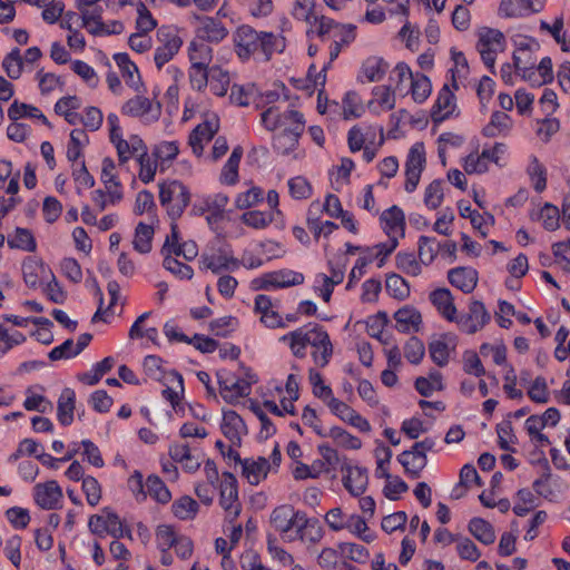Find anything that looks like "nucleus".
Returning a JSON list of instances; mask_svg holds the SVG:
<instances>
[{
    "label": "nucleus",
    "instance_id": "obj_1",
    "mask_svg": "<svg viewBox=\"0 0 570 570\" xmlns=\"http://www.w3.org/2000/svg\"><path fill=\"white\" fill-rule=\"evenodd\" d=\"M271 525L286 542L315 543L323 538V529L316 519L308 518L305 512L288 504L273 510Z\"/></svg>",
    "mask_w": 570,
    "mask_h": 570
},
{
    "label": "nucleus",
    "instance_id": "obj_2",
    "mask_svg": "<svg viewBox=\"0 0 570 570\" xmlns=\"http://www.w3.org/2000/svg\"><path fill=\"white\" fill-rule=\"evenodd\" d=\"M301 376L295 370L285 379L272 377L257 389V400L265 410L276 416L284 417L296 414V402L299 399Z\"/></svg>",
    "mask_w": 570,
    "mask_h": 570
},
{
    "label": "nucleus",
    "instance_id": "obj_3",
    "mask_svg": "<svg viewBox=\"0 0 570 570\" xmlns=\"http://www.w3.org/2000/svg\"><path fill=\"white\" fill-rule=\"evenodd\" d=\"M308 380L314 396L321 400L334 416L361 433H370L372 431L370 421L346 402L336 397L320 372L309 370Z\"/></svg>",
    "mask_w": 570,
    "mask_h": 570
},
{
    "label": "nucleus",
    "instance_id": "obj_4",
    "mask_svg": "<svg viewBox=\"0 0 570 570\" xmlns=\"http://www.w3.org/2000/svg\"><path fill=\"white\" fill-rule=\"evenodd\" d=\"M106 127L109 141L115 148L120 164L138 158L147 150V146L139 135L130 134L125 136L120 119L115 112L108 114Z\"/></svg>",
    "mask_w": 570,
    "mask_h": 570
},
{
    "label": "nucleus",
    "instance_id": "obj_5",
    "mask_svg": "<svg viewBox=\"0 0 570 570\" xmlns=\"http://www.w3.org/2000/svg\"><path fill=\"white\" fill-rule=\"evenodd\" d=\"M258 382V375L249 367H244L239 374H218L219 394L229 404H237L242 399L248 396L253 385Z\"/></svg>",
    "mask_w": 570,
    "mask_h": 570
},
{
    "label": "nucleus",
    "instance_id": "obj_6",
    "mask_svg": "<svg viewBox=\"0 0 570 570\" xmlns=\"http://www.w3.org/2000/svg\"><path fill=\"white\" fill-rule=\"evenodd\" d=\"M282 454L277 445L268 458L252 456L238 461L242 476L252 485L264 481L269 473L276 472L281 465Z\"/></svg>",
    "mask_w": 570,
    "mask_h": 570
},
{
    "label": "nucleus",
    "instance_id": "obj_7",
    "mask_svg": "<svg viewBox=\"0 0 570 570\" xmlns=\"http://www.w3.org/2000/svg\"><path fill=\"white\" fill-rule=\"evenodd\" d=\"M475 47L484 65L494 73L497 58L507 48L504 33L497 28L480 27L476 30Z\"/></svg>",
    "mask_w": 570,
    "mask_h": 570
},
{
    "label": "nucleus",
    "instance_id": "obj_8",
    "mask_svg": "<svg viewBox=\"0 0 570 570\" xmlns=\"http://www.w3.org/2000/svg\"><path fill=\"white\" fill-rule=\"evenodd\" d=\"M305 128V119L302 114H292L289 116V127L284 132H278L274 137V148L284 156H291L293 159L304 157V150L298 148L299 137Z\"/></svg>",
    "mask_w": 570,
    "mask_h": 570
},
{
    "label": "nucleus",
    "instance_id": "obj_9",
    "mask_svg": "<svg viewBox=\"0 0 570 570\" xmlns=\"http://www.w3.org/2000/svg\"><path fill=\"white\" fill-rule=\"evenodd\" d=\"M304 281L303 273L284 268L258 275L250 281L249 286L254 291H277L301 285Z\"/></svg>",
    "mask_w": 570,
    "mask_h": 570
},
{
    "label": "nucleus",
    "instance_id": "obj_10",
    "mask_svg": "<svg viewBox=\"0 0 570 570\" xmlns=\"http://www.w3.org/2000/svg\"><path fill=\"white\" fill-rule=\"evenodd\" d=\"M173 387L174 389H169L168 397L166 399L171 407L170 415L173 414L183 419L190 416L203 422L210 419V413L204 405L199 403H186L184 401V383H179L178 380H176Z\"/></svg>",
    "mask_w": 570,
    "mask_h": 570
},
{
    "label": "nucleus",
    "instance_id": "obj_11",
    "mask_svg": "<svg viewBox=\"0 0 570 570\" xmlns=\"http://www.w3.org/2000/svg\"><path fill=\"white\" fill-rule=\"evenodd\" d=\"M513 62L520 73L538 61L539 41L528 35L515 32L511 36Z\"/></svg>",
    "mask_w": 570,
    "mask_h": 570
},
{
    "label": "nucleus",
    "instance_id": "obj_12",
    "mask_svg": "<svg viewBox=\"0 0 570 570\" xmlns=\"http://www.w3.org/2000/svg\"><path fill=\"white\" fill-rule=\"evenodd\" d=\"M254 313L259 322L267 328H283L295 321L293 315L283 316L278 303L269 296L259 294L254 299Z\"/></svg>",
    "mask_w": 570,
    "mask_h": 570
},
{
    "label": "nucleus",
    "instance_id": "obj_13",
    "mask_svg": "<svg viewBox=\"0 0 570 570\" xmlns=\"http://www.w3.org/2000/svg\"><path fill=\"white\" fill-rule=\"evenodd\" d=\"M306 32L309 38L318 36L323 39L327 38L332 40L340 37L343 43H350L354 38L353 28L351 26L340 24L328 17H318L317 14L312 22L308 23Z\"/></svg>",
    "mask_w": 570,
    "mask_h": 570
},
{
    "label": "nucleus",
    "instance_id": "obj_14",
    "mask_svg": "<svg viewBox=\"0 0 570 570\" xmlns=\"http://www.w3.org/2000/svg\"><path fill=\"white\" fill-rule=\"evenodd\" d=\"M159 199L170 215L179 216L189 204L190 196L180 181L170 180L159 185Z\"/></svg>",
    "mask_w": 570,
    "mask_h": 570
},
{
    "label": "nucleus",
    "instance_id": "obj_15",
    "mask_svg": "<svg viewBox=\"0 0 570 570\" xmlns=\"http://www.w3.org/2000/svg\"><path fill=\"white\" fill-rule=\"evenodd\" d=\"M426 166V151L422 141L413 144L407 153L405 161L404 189L413 193L420 183L423 170Z\"/></svg>",
    "mask_w": 570,
    "mask_h": 570
},
{
    "label": "nucleus",
    "instance_id": "obj_16",
    "mask_svg": "<svg viewBox=\"0 0 570 570\" xmlns=\"http://www.w3.org/2000/svg\"><path fill=\"white\" fill-rule=\"evenodd\" d=\"M330 274L317 273L314 276L312 289L323 302L330 303L335 286L340 285L345 277V266L327 262Z\"/></svg>",
    "mask_w": 570,
    "mask_h": 570
},
{
    "label": "nucleus",
    "instance_id": "obj_17",
    "mask_svg": "<svg viewBox=\"0 0 570 570\" xmlns=\"http://www.w3.org/2000/svg\"><path fill=\"white\" fill-rule=\"evenodd\" d=\"M142 367L148 377L163 384L164 390L161 394L165 400L168 397L169 389H174L176 380L179 383H184L183 376L175 370L166 367L164 361L156 355H147L144 358Z\"/></svg>",
    "mask_w": 570,
    "mask_h": 570
},
{
    "label": "nucleus",
    "instance_id": "obj_18",
    "mask_svg": "<svg viewBox=\"0 0 570 570\" xmlns=\"http://www.w3.org/2000/svg\"><path fill=\"white\" fill-rule=\"evenodd\" d=\"M120 110L124 115L138 118L144 124L157 121L161 114L160 104L144 96H135L128 99Z\"/></svg>",
    "mask_w": 570,
    "mask_h": 570
},
{
    "label": "nucleus",
    "instance_id": "obj_19",
    "mask_svg": "<svg viewBox=\"0 0 570 570\" xmlns=\"http://www.w3.org/2000/svg\"><path fill=\"white\" fill-rule=\"evenodd\" d=\"M199 264L200 268L216 274L223 271L235 272L238 269V258L233 255L228 246L219 247L217 250L206 249L200 256Z\"/></svg>",
    "mask_w": 570,
    "mask_h": 570
},
{
    "label": "nucleus",
    "instance_id": "obj_20",
    "mask_svg": "<svg viewBox=\"0 0 570 570\" xmlns=\"http://www.w3.org/2000/svg\"><path fill=\"white\" fill-rule=\"evenodd\" d=\"M490 318L491 316L484 304L480 301H473L469 305L468 313L456 314V320H453L452 323H455L461 332L474 334L481 331L490 322Z\"/></svg>",
    "mask_w": 570,
    "mask_h": 570
},
{
    "label": "nucleus",
    "instance_id": "obj_21",
    "mask_svg": "<svg viewBox=\"0 0 570 570\" xmlns=\"http://www.w3.org/2000/svg\"><path fill=\"white\" fill-rule=\"evenodd\" d=\"M546 0H500L497 14L502 19H520L543 10Z\"/></svg>",
    "mask_w": 570,
    "mask_h": 570
},
{
    "label": "nucleus",
    "instance_id": "obj_22",
    "mask_svg": "<svg viewBox=\"0 0 570 570\" xmlns=\"http://www.w3.org/2000/svg\"><path fill=\"white\" fill-rule=\"evenodd\" d=\"M35 503L42 510L59 509L63 501V492L56 480L38 482L32 488Z\"/></svg>",
    "mask_w": 570,
    "mask_h": 570
},
{
    "label": "nucleus",
    "instance_id": "obj_23",
    "mask_svg": "<svg viewBox=\"0 0 570 570\" xmlns=\"http://www.w3.org/2000/svg\"><path fill=\"white\" fill-rule=\"evenodd\" d=\"M459 337L452 332L435 334L429 343V353L432 361L439 365H446L455 354Z\"/></svg>",
    "mask_w": 570,
    "mask_h": 570
},
{
    "label": "nucleus",
    "instance_id": "obj_24",
    "mask_svg": "<svg viewBox=\"0 0 570 570\" xmlns=\"http://www.w3.org/2000/svg\"><path fill=\"white\" fill-rule=\"evenodd\" d=\"M159 46L155 50L154 60L158 68L170 61L183 46V39L174 29H160L158 32Z\"/></svg>",
    "mask_w": 570,
    "mask_h": 570
},
{
    "label": "nucleus",
    "instance_id": "obj_25",
    "mask_svg": "<svg viewBox=\"0 0 570 570\" xmlns=\"http://www.w3.org/2000/svg\"><path fill=\"white\" fill-rule=\"evenodd\" d=\"M218 129V116L216 114H207L203 122L189 135V145L196 156H203L205 145L213 139Z\"/></svg>",
    "mask_w": 570,
    "mask_h": 570
},
{
    "label": "nucleus",
    "instance_id": "obj_26",
    "mask_svg": "<svg viewBox=\"0 0 570 570\" xmlns=\"http://www.w3.org/2000/svg\"><path fill=\"white\" fill-rule=\"evenodd\" d=\"M458 89L459 88L453 87V83L446 82L439 90L435 102L431 109V117L434 122H442L455 115L458 107L454 91Z\"/></svg>",
    "mask_w": 570,
    "mask_h": 570
},
{
    "label": "nucleus",
    "instance_id": "obj_27",
    "mask_svg": "<svg viewBox=\"0 0 570 570\" xmlns=\"http://www.w3.org/2000/svg\"><path fill=\"white\" fill-rule=\"evenodd\" d=\"M396 92L391 85H376L371 90V97L366 104L370 114L381 116L395 108Z\"/></svg>",
    "mask_w": 570,
    "mask_h": 570
},
{
    "label": "nucleus",
    "instance_id": "obj_28",
    "mask_svg": "<svg viewBox=\"0 0 570 570\" xmlns=\"http://www.w3.org/2000/svg\"><path fill=\"white\" fill-rule=\"evenodd\" d=\"M219 503L222 508L228 513L229 517L235 518L239 513V501L237 481L232 473L224 472L220 475Z\"/></svg>",
    "mask_w": 570,
    "mask_h": 570
},
{
    "label": "nucleus",
    "instance_id": "obj_29",
    "mask_svg": "<svg viewBox=\"0 0 570 570\" xmlns=\"http://www.w3.org/2000/svg\"><path fill=\"white\" fill-rule=\"evenodd\" d=\"M533 489L543 500L551 503H559L562 501L568 490V484L559 476L546 474L533 482Z\"/></svg>",
    "mask_w": 570,
    "mask_h": 570
},
{
    "label": "nucleus",
    "instance_id": "obj_30",
    "mask_svg": "<svg viewBox=\"0 0 570 570\" xmlns=\"http://www.w3.org/2000/svg\"><path fill=\"white\" fill-rule=\"evenodd\" d=\"M234 42L237 55L243 60L261 52V33L248 26H242L236 30Z\"/></svg>",
    "mask_w": 570,
    "mask_h": 570
},
{
    "label": "nucleus",
    "instance_id": "obj_31",
    "mask_svg": "<svg viewBox=\"0 0 570 570\" xmlns=\"http://www.w3.org/2000/svg\"><path fill=\"white\" fill-rule=\"evenodd\" d=\"M286 101L269 107L261 115V122L268 131L284 132L289 127V116L292 114H301L298 110L283 107Z\"/></svg>",
    "mask_w": 570,
    "mask_h": 570
},
{
    "label": "nucleus",
    "instance_id": "obj_32",
    "mask_svg": "<svg viewBox=\"0 0 570 570\" xmlns=\"http://www.w3.org/2000/svg\"><path fill=\"white\" fill-rule=\"evenodd\" d=\"M88 525L92 533L100 537L111 534L117 538L124 534L121 520L116 513L108 510H104L100 514L91 517Z\"/></svg>",
    "mask_w": 570,
    "mask_h": 570
},
{
    "label": "nucleus",
    "instance_id": "obj_33",
    "mask_svg": "<svg viewBox=\"0 0 570 570\" xmlns=\"http://www.w3.org/2000/svg\"><path fill=\"white\" fill-rule=\"evenodd\" d=\"M389 69L390 63L384 58L370 56L362 61L356 80L360 83L380 82L387 75Z\"/></svg>",
    "mask_w": 570,
    "mask_h": 570
},
{
    "label": "nucleus",
    "instance_id": "obj_34",
    "mask_svg": "<svg viewBox=\"0 0 570 570\" xmlns=\"http://www.w3.org/2000/svg\"><path fill=\"white\" fill-rule=\"evenodd\" d=\"M163 253L183 256L186 261H193L198 256V246L194 240L181 242L179 230L176 225H171L170 235L167 236Z\"/></svg>",
    "mask_w": 570,
    "mask_h": 570
},
{
    "label": "nucleus",
    "instance_id": "obj_35",
    "mask_svg": "<svg viewBox=\"0 0 570 570\" xmlns=\"http://www.w3.org/2000/svg\"><path fill=\"white\" fill-rule=\"evenodd\" d=\"M345 45L346 43H343L341 41L340 37L332 39V43L330 46V60L323 65L322 69L318 72H316L314 66H311V68H309L308 78L306 79V81L313 82V83L306 85V86H303V85L301 86V83L303 81H297V87L305 89L309 92L317 89V87H324L325 82H326V70L331 67L332 61L338 57L342 47Z\"/></svg>",
    "mask_w": 570,
    "mask_h": 570
},
{
    "label": "nucleus",
    "instance_id": "obj_36",
    "mask_svg": "<svg viewBox=\"0 0 570 570\" xmlns=\"http://www.w3.org/2000/svg\"><path fill=\"white\" fill-rule=\"evenodd\" d=\"M101 183L108 191L111 203H118L122 199V187L118 177L117 165L110 157H106L101 161Z\"/></svg>",
    "mask_w": 570,
    "mask_h": 570
},
{
    "label": "nucleus",
    "instance_id": "obj_37",
    "mask_svg": "<svg viewBox=\"0 0 570 570\" xmlns=\"http://www.w3.org/2000/svg\"><path fill=\"white\" fill-rule=\"evenodd\" d=\"M309 346L313 348L312 358L314 363L320 367L326 366L333 354V345L327 332L318 325L315 327Z\"/></svg>",
    "mask_w": 570,
    "mask_h": 570
},
{
    "label": "nucleus",
    "instance_id": "obj_38",
    "mask_svg": "<svg viewBox=\"0 0 570 570\" xmlns=\"http://www.w3.org/2000/svg\"><path fill=\"white\" fill-rule=\"evenodd\" d=\"M316 325H307L289 332L281 337V342L287 344L296 357L306 355L307 346L311 345L312 336Z\"/></svg>",
    "mask_w": 570,
    "mask_h": 570
},
{
    "label": "nucleus",
    "instance_id": "obj_39",
    "mask_svg": "<svg viewBox=\"0 0 570 570\" xmlns=\"http://www.w3.org/2000/svg\"><path fill=\"white\" fill-rule=\"evenodd\" d=\"M220 429L223 434L235 445H238L247 433L244 420L233 410L223 411Z\"/></svg>",
    "mask_w": 570,
    "mask_h": 570
},
{
    "label": "nucleus",
    "instance_id": "obj_40",
    "mask_svg": "<svg viewBox=\"0 0 570 570\" xmlns=\"http://www.w3.org/2000/svg\"><path fill=\"white\" fill-rule=\"evenodd\" d=\"M342 482L352 497H361L367 488V471L357 465H348L343 470Z\"/></svg>",
    "mask_w": 570,
    "mask_h": 570
},
{
    "label": "nucleus",
    "instance_id": "obj_41",
    "mask_svg": "<svg viewBox=\"0 0 570 570\" xmlns=\"http://www.w3.org/2000/svg\"><path fill=\"white\" fill-rule=\"evenodd\" d=\"M530 219L539 223L544 229L553 232L560 227L561 215L557 206L544 203L531 209Z\"/></svg>",
    "mask_w": 570,
    "mask_h": 570
},
{
    "label": "nucleus",
    "instance_id": "obj_42",
    "mask_svg": "<svg viewBox=\"0 0 570 570\" xmlns=\"http://www.w3.org/2000/svg\"><path fill=\"white\" fill-rule=\"evenodd\" d=\"M381 227L387 237H403L405 228V216L399 206H392L380 216Z\"/></svg>",
    "mask_w": 570,
    "mask_h": 570
},
{
    "label": "nucleus",
    "instance_id": "obj_43",
    "mask_svg": "<svg viewBox=\"0 0 570 570\" xmlns=\"http://www.w3.org/2000/svg\"><path fill=\"white\" fill-rule=\"evenodd\" d=\"M170 459L180 464L183 470L188 473L196 472L202 465V459L198 454L191 452L185 443H173L169 446Z\"/></svg>",
    "mask_w": 570,
    "mask_h": 570
},
{
    "label": "nucleus",
    "instance_id": "obj_44",
    "mask_svg": "<svg viewBox=\"0 0 570 570\" xmlns=\"http://www.w3.org/2000/svg\"><path fill=\"white\" fill-rule=\"evenodd\" d=\"M114 61L119 68V71L125 79L126 85L134 89L135 91H139L142 82L141 77L138 70V67L126 52H117L114 55Z\"/></svg>",
    "mask_w": 570,
    "mask_h": 570
},
{
    "label": "nucleus",
    "instance_id": "obj_45",
    "mask_svg": "<svg viewBox=\"0 0 570 570\" xmlns=\"http://www.w3.org/2000/svg\"><path fill=\"white\" fill-rule=\"evenodd\" d=\"M149 313H142L131 325L129 330V337L131 340H140L141 344L145 347H150L151 345H159V335L158 331L155 326H148L146 324V320L148 318Z\"/></svg>",
    "mask_w": 570,
    "mask_h": 570
},
{
    "label": "nucleus",
    "instance_id": "obj_46",
    "mask_svg": "<svg viewBox=\"0 0 570 570\" xmlns=\"http://www.w3.org/2000/svg\"><path fill=\"white\" fill-rule=\"evenodd\" d=\"M198 26L196 28L195 39H199L205 42H219L227 35V29L217 20L210 17L197 18Z\"/></svg>",
    "mask_w": 570,
    "mask_h": 570
},
{
    "label": "nucleus",
    "instance_id": "obj_47",
    "mask_svg": "<svg viewBox=\"0 0 570 570\" xmlns=\"http://www.w3.org/2000/svg\"><path fill=\"white\" fill-rule=\"evenodd\" d=\"M51 272V268L47 264L36 257H30L22 264L24 282L32 287L42 285L43 281L50 276Z\"/></svg>",
    "mask_w": 570,
    "mask_h": 570
},
{
    "label": "nucleus",
    "instance_id": "obj_48",
    "mask_svg": "<svg viewBox=\"0 0 570 570\" xmlns=\"http://www.w3.org/2000/svg\"><path fill=\"white\" fill-rule=\"evenodd\" d=\"M523 80L533 86H541L552 80V61L549 57H543L533 65H530L529 70L521 73Z\"/></svg>",
    "mask_w": 570,
    "mask_h": 570
},
{
    "label": "nucleus",
    "instance_id": "obj_49",
    "mask_svg": "<svg viewBox=\"0 0 570 570\" xmlns=\"http://www.w3.org/2000/svg\"><path fill=\"white\" fill-rule=\"evenodd\" d=\"M370 519H366V517L362 514L355 512L350 513L345 531L365 543H372L377 535L376 532L370 528Z\"/></svg>",
    "mask_w": 570,
    "mask_h": 570
},
{
    "label": "nucleus",
    "instance_id": "obj_50",
    "mask_svg": "<svg viewBox=\"0 0 570 570\" xmlns=\"http://www.w3.org/2000/svg\"><path fill=\"white\" fill-rule=\"evenodd\" d=\"M394 320L396 323V328L404 333L419 332L422 325L421 313L417 311V308L411 305H405L399 308L394 313Z\"/></svg>",
    "mask_w": 570,
    "mask_h": 570
},
{
    "label": "nucleus",
    "instance_id": "obj_51",
    "mask_svg": "<svg viewBox=\"0 0 570 570\" xmlns=\"http://www.w3.org/2000/svg\"><path fill=\"white\" fill-rule=\"evenodd\" d=\"M430 301L438 313L449 322L456 320L458 309L451 292L446 288H438L430 294Z\"/></svg>",
    "mask_w": 570,
    "mask_h": 570
},
{
    "label": "nucleus",
    "instance_id": "obj_52",
    "mask_svg": "<svg viewBox=\"0 0 570 570\" xmlns=\"http://www.w3.org/2000/svg\"><path fill=\"white\" fill-rule=\"evenodd\" d=\"M76 409V392L65 387L57 402V419L61 425L68 426L73 422Z\"/></svg>",
    "mask_w": 570,
    "mask_h": 570
},
{
    "label": "nucleus",
    "instance_id": "obj_53",
    "mask_svg": "<svg viewBox=\"0 0 570 570\" xmlns=\"http://www.w3.org/2000/svg\"><path fill=\"white\" fill-rule=\"evenodd\" d=\"M531 187L539 194L547 189L548 185V170L547 167L538 159L537 156L531 155L528 159L525 167Z\"/></svg>",
    "mask_w": 570,
    "mask_h": 570
},
{
    "label": "nucleus",
    "instance_id": "obj_54",
    "mask_svg": "<svg viewBox=\"0 0 570 570\" xmlns=\"http://www.w3.org/2000/svg\"><path fill=\"white\" fill-rule=\"evenodd\" d=\"M432 94V82L428 76L422 72H414L407 89L404 92L410 95L415 104H423Z\"/></svg>",
    "mask_w": 570,
    "mask_h": 570
},
{
    "label": "nucleus",
    "instance_id": "obj_55",
    "mask_svg": "<svg viewBox=\"0 0 570 570\" xmlns=\"http://www.w3.org/2000/svg\"><path fill=\"white\" fill-rule=\"evenodd\" d=\"M449 281L464 293H471L478 284V272L472 267H456L449 272Z\"/></svg>",
    "mask_w": 570,
    "mask_h": 570
},
{
    "label": "nucleus",
    "instance_id": "obj_56",
    "mask_svg": "<svg viewBox=\"0 0 570 570\" xmlns=\"http://www.w3.org/2000/svg\"><path fill=\"white\" fill-rule=\"evenodd\" d=\"M189 66L209 67L213 60V49L199 39H193L187 46Z\"/></svg>",
    "mask_w": 570,
    "mask_h": 570
},
{
    "label": "nucleus",
    "instance_id": "obj_57",
    "mask_svg": "<svg viewBox=\"0 0 570 570\" xmlns=\"http://www.w3.org/2000/svg\"><path fill=\"white\" fill-rule=\"evenodd\" d=\"M6 240L11 249H19L27 253H33L37 249L35 235L28 228H14L10 234H8Z\"/></svg>",
    "mask_w": 570,
    "mask_h": 570
},
{
    "label": "nucleus",
    "instance_id": "obj_58",
    "mask_svg": "<svg viewBox=\"0 0 570 570\" xmlns=\"http://www.w3.org/2000/svg\"><path fill=\"white\" fill-rule=\"evenodd\" d=\"M89 145L88 134L79 128L71 130L67 145V158L73 164L83 160V150Z\"/></svg>",
    "mask_w": 570,
    "mask_h": 570
},
{
    "label": "nucleus",
    "instance_id": "obj_59",
    "mask_svg": "<svg viewBox=\"0 0 570 570\" xmlns=\"http://www.w3.org/2000/svg\"><path fill=\"white\" fill-rule=\"evenodd\" d=\"M389 83L395 92L404 96L405 90L414 75L407 63L400 61L392 69H389Z\"/></svg>",
    "mask_w": 570,
    "mask_h": 570
},
{
    "label": "nucleus",
    "instance_id": "obj_60",
    "mask_svg": "<svg viewBox=\"0 0 570 570\" xmlns=\"http://www.w3.org/2000/svg\"><path fill=\"white\" fill-rule=\"evenodd\" d=\"M243 157V149L242 147H235L223 166L220 174H219V183L225 186H234L238 183L239 175H238V168L239 163Z\"/></svg>",
    "mask_w": 570,
    "mask_h": 570
},
{
    "label": "nucleus",
    "instance_id": "obj_61",
    "mask_svg": "<svg viewBox=\"0 0 570 570\" xmlns=\"http://www.w3.org/2000/svg\"><path fill=\"white\" fill-rule=\"evenodd\" d=\"M8 118L10 120L31 119L48 125L47 117L38 107L18 100H14L8 108Z\"/></svg>",
    "mask_w": 570,
    "mask_h": 570
},
{
    "label": "nucleus",
    "instance_id": "obj_62",
    "mask_svg": "<svg viewBox=\"0 0 570 570\" xmlns=\"http://www.w3.org/2000/svg\"><path fill=\"white\" fill-rule=\"evenodd\" d=\"M94 14H86L77 9L75 11L69 10L62 13L60 19L61 29L67 32L86 29L91 35V20Z\"/></svg>",
    "mask_w": 570,
    "mask_h": 570
},
{
    "label": "nucleus",
    "instance_id": "obj_63",
    "mask_svg": "<svg viewBox=\"0 0 570 570\" xmlns=\"http://www.w3.org/2000/svg\"><path fill=\"white\" fill-rule=\"evenodd\" d=\"M240 222L253 229L262 230L274 225L277 228V219L274 218L267 210L248 209L240 216Z\"/></svg>",
    "mask_w": 570,
    "mask_h": 570
},
{
    "label": "nucleus",
    "instance_id": "obj_64",
    "mask_svg": "<svg viewBox=\"0 0 570 570\" xmlns=\"http://www.w3.org/2000/svg\"><path fill=\"white\" fill-rule=\"evenodd\" d=\"M81 101L76 96H66L60 98L56 105L55 110L59 116H62L70 125H77L80 121L79 109Z\"/></svg>",
    "mask_w": 570,
    "mask_h": 570
}]
</instances>
